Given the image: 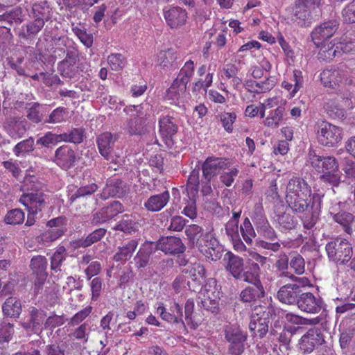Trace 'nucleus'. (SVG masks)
Returning <instances> with one entry per match:
<instances>
[{
    "instance_id": "nucleus-25",
    "label": "nucleus",
    "mask_w": 355,
    "mask_h": 355,
    "mask_svg": "<svg viewBox=\"0 0 355 355\" xmlns=\"http://www.w3.org/2000/svg\"><path fill=\"white\" fill-rule=\"evenodd\" d=\"M78 54L74 48H67L65 58L58 64V69L62 76L72 78L75 73L74 66Z\"/></svg>"
},
{
    "instance_id": "nucleus-61",
    "label": "nucleus",
    "mask_w": 355,
    "mask_h": 355,
    "mask_svg": "<svg viewBox=\"0 0 355 355\" xmlns=\"http://www.w3.org/2000/svg\"><path fill=\"white\" fill-rule=\"evenodd\" d=\"M72 31L85 46L87 47L92 46L93 44V36L91 34L87 33L85 31L78 27L73 28Z\"/></svg>"
},
{
    "instance_id": "nucleus-42",
    "label": "nucleus",
    "mask_w": 355,
    "mask_h": 355,
    "mask_svg": "<svg viewBox=\"0 0 355 355\" xmlns=\"http://www.w3.org/2000/svg\"><path fill=\"white\" fill-rule=\"evenodd\" d=\"M85 137V130L83 128H73L69 133L61 134L62 141L80 144Z\"/></svg>"
},
{
    "instance_id": "nucleus-37",
    "label": "nucleus",
    "mask_w": 355,
    "mask_h": 355,
    "mask_svg": "<svg viewBox=\"0 0 355 355\" xmlns=\"http://www.w3.org/2000/svg\"><path fill=\"white\" fill-rule=\"evenodd\" d=\"M124 112L127 113L135 112V114L131 116L148 121V117L152 114V106L149 103H145L139 105H133L132 107H125L124 109Z\"/></svg>"
},
{
    "instance_id": "nucleus-53",
    "label": "nucleus",
    "mask_w": 355,
    "mask_h": 355,
    "mask_svg": "<svg viewBox=\"0 0 355 355\" xmlns=\"http://www.w3.org/2000/svg\"><path fill=\"white\" fill-rule=\"evenodd\" d=\"M53 44L55 46L54 53L55 56H58L59 58H62L65 53H67V43L69 42V39L65 37H54L53 39Z\"/></svg>"
},
{
    "instance_id": "nucleus-40",
    "label": "nucleus",
    "mask_w": 355,
    "mask_h": 355,
    "mask_svg": "<svg viewBox=\"0 0 355 355\" xmlns=\"http://www.w3.org/2000/svg\"><path fill=\"white\" fill-rule=\"evenodd\" d=\"M194 71V64L191 60L187 61L184 67L180 71L178 77L175 79L176 81L187 86Z\"/></svg>"
},
{
    "instance_id": "nucleus-5",
    "label": "nucleus",
    "mask_w": 355,
    "mask_h": 355,
    "mask_svg": "<svg viewBox=\"0 0 355 355\" xmlns=\"http://www.w3.org/2000/svg\"><path fill=\"white\" fill-rule=\"evenodd\" d=\"M325 249L329 258L336 265L345 264L352 259L353 254L349 242L341 238L329 242Z\"/></svg>"
},
{
    "instance_id": "nucleus-26",
    "label": "nucleus",
    "mask_w": 355,
    "mask_h": 355,
    "mask_svg": "<svg viewBox=\"0 0 355 355\" xmlns=\"http://www.w3.org/2000/svg\"><path fill=\"white\" fill-rule=\"evenodd\" d=\"M239 71L240 69L236 64L227 63L223 67L221 78L229 81L230 85L237 89L242 83V79L238 76Z\"/></svg>"
},
{
    "instance_id": "nucleus-11",
    "label": "nucleus",
    "mask_w": 355,
    "mask_h": 355,
    "mask_svg": "<svg viewBox=\"0 0 355 355\" xmlns=\"http://www.w3.org/2000/svg\"><path fill=\"white\" fill-rule=\"evenodd\" d=\"M230 166V162L223 157H209L202 165V181L208 183L220 171Z\"/></svg>"
},
{
    "instance_id": "nucleus-36",
    "label": "nucleus",
    "mask_w": 355,
    "mask_h": 355,
    "mask_svg": "<svg viewBox=\"0 0 355 355\" xmlns=\"http://www.w3.org/2000/svg\"><path fill=\"white\" fill-rule=\"evenodd\" d=\"M137 245L138 242L136 239L129 241L126 244L119 248V251L114 256V259L116 261H122L129 259Z\"/></svg>"
},
{
    "instance_id": "nucleus-45",
    "label": "nucleus",
    "mask_w": 355,
    "mask_h": 355,
    "mask_svg": "<svg viewBox=\"0 0 355 355\" xmlns=\"http://www.w3.org/2000/svg\"><path fill=\"white\" fill-rule=\"evenodd\" d=\"M240 230L244 241L248 244H250L252 241V239L255 237L256 234L248 218L244 219L243 223L241 225Z\"/></svg>"
},
{
    "instance_id": "nucleus-49",
    "label": "nucleus",
    "mask_w": 355,
    "mask_h": 355,
    "mask_svg": "<svg viewBox=\"0 0 355 355\" xmlns=\"http://www.w3.org/2000/svg\"><path fill=\"white\" fill-rule=\"evenodd\" d=\"M67 115V110L64 107H59L55 109L49 116L44 123H60L66 121Z\"/></svg>"
},
{
    "instance_id": "nucleus-29",
    "label": "nucleus",
    "mask_w": 355,
    "mask_h": 355,
    "mask_svg": "<svg viewBox=\"0 0 355 355\" xmlns=\"http://www.w3.org/2000/svg\"><path fill=\"white\" fill-rule=\"evenodd\" d=\"M314 9L312 6H309L303 0H296L295 6L293 8V20L296 21L299 25L303 26L306 19L310 16L311 10Z\"/></svg>"
},
{
    "instance_id": "nucleus-19",
    "label": "nucleus",
    "mask_w": 355,
    "mask_h": 355,
    "mask_svg": "<svg viewBox=\"0 0 355 355\" xmlns=\"http://www.w3.org/2000/svg\"><path fill=\"white\" fill-rule=\"evenodd\" d=\"M302 288L296 284H288L280 288L277 298L280 302L287 304H297L302 295Z\"/></svg>"
},
{
    "instance_id": "nucleus-44",
    "label": "nucleus",
    "mask_w": 355,
    "mask_h": 355,
    "mask_svg": "<svg viewBox=\"0 0 355 355\" xmlns=\"http://www.w3.org/2000/svg\"><path fill=\"white\" fill-rule=\"evenodd\" d=\"M199 176H200V168L193 169L188 178L187 184V190L189 193L192 196H195L198 193L199 188Z\"/></svg>"
},
{
    "instance_id": "nucleus-52",
    "label": "nucleus",
    "mask_w": 355,
    "mask_h": 355,
    "mask_svg": "<svg viewBox=\"0 0 355 355\" xmlns=\"http://www.w3.org/2000/svg\"><path fill=\"white\" fill-rule=\"evenodd\" d=\"M182 272L187 275V278L191 279L193 282H196L199 284L202 283V280L205 277V268H187L184 269Z\"/></svg>"
},
{
    "instance_id": "nucleus-54",
    "label": "nucleus",
    "mask_w": 355,
    "mask_h": 355,
    "mask_svg": "<svg viewBox=\"0 0 355 355\" xmlns=\"http://www.w3.org/2000/svg\"><path fill=\"white\" fill-rule=\"evenodd\" d=\"M107 62L111 69L114 71L121 70L125 65V58L121 53H112L109 55Z\"/></svg>"
},
{
    "instance_id": "nucleus-12",
    "label": "nucleus",
    "mask_w": 355,
    "mask_h": 355,
    "mask_svg": "<svg viewBox=\"0 0 355 355\" xmlns=\"http://www.w3.org/2000/svg\"><path fill=\"white\" fill-rule=\"evenodd\" d=\"M338 28V22L336 20H330L320 24L311 33L313 42L317 46L321 45V48L324 45H331V42L330 44H325V42L336 33Z\"/></svg>"
},
{
    "instance_id": "nucleus-17",
    "label": "nucleus",
    "mask_w": 355,
    "mask_h": 355,
    "mask_svg": "<svg viewBox=\"0 0 355 355\" xmlns=\"http://www.w3.org/2000/svg\"><path fill=\"white\" fill-rule=\"evenodd\" d=\"M165 21L171 28H179L184 26L187 19V11L179 6L166 8L163 10Z\"/></svg>"
},
{
    "instance_id": "nucleus-33",
    "label": "nucleus",
    "mask_w": 355,
    "mask_h": 355,
    "mask_svg": "<svg viewBox=\"0 0 355 355\" xmlns=\"http://www.w3.org/2000/svg\"><path fill=\"white\" fill-rule=\"evenodd\" d=\"M286 110L283 106H279L269 112V114L265 118L263 123L265 126L277 128L284 119Z\"/></svg>"
},
{
    "instance_id": "nucleus-20",
    "label": "nucleus",
    "mask_w": 355,
    "mask_h": 355,
    "mask_svg": "<svg viewBox=\"0 0 355 355\" xmlns=\"http://www.w3.org/2000/svg\"><path fill=\"white\" fill-rule=\"evenodd\" d=\"M156 246L165 254H182L186 248L180 238L176 236L162 237Z\"/></svg>"
},
{
    "instance_id": "nucleus-35",
    "label": "nucleus",
    "mask_w": 355,
    "mask_h": 355,
    "mask_svg": "<svg viewBox=\"0 0 355 355\" xmlns=\"http://www.w3.org/2000/svg\"><path fill=\"white\" fill-rule=\"evenodd\" d=\"M5 315L10 318H19L21 312V304L15 297H9L4 302L2 307Z\"/></svg>"
},
{
    "instance_id": "nucleus-32",
    "label": "nucleus",
    "mask_w": 355,
    "mask_h": 355,
    "mask_svg": "<svg viewBox=\"0 0 355 355\" xmlns=\"http://www.w3.org/2000/svg\"><path fill=\"white\" fill-rule=\"evenodd\" d=\"M195 246L202 252L203 251L207 252L206 249L207 248L209 250V253L211 254V250L214 251L215 249L218 247V241L214 234L211 232H206L203 233L200 239L198 238Z\"/></svg>"
},
{
    "instance_id": "nucleus-4",
    "label": "nucleus",
    "mask_w": 355,
    "mask_h": 355,
    "mask_svg": "<svg viewBox=\"0 0 355 355\" xmlns=\"http://www.w3.org/2000/svg\"><path fill=\"white\" fill-rule=\"evenodd\" d=\"M28 180L25 181L26 192L24 193L19 202L26 207L27 211L31 214H38L46 207L45 194L42 189L43 185L40 182L31 180L28 183Z\"/></svg>"
},
{
    "instance_id": "nucleus-41",
    "label": "nucleus",
    "mask_w": 355,
    "mask_h": 355,
    "mask_svg": "<svg viewBox=\"0 0 355 355\" xmlns=\"http://www.w3.org/2000/svg\"><path fill=\"white\" fill-rule=\"evenodd\" d=\"M34 139L31 137L17 144L13 148V153L17 157L24 156L34 150Z\"/></svg>"
},
{
    "instance_id": "nucleus-2",
    "label": "nucleus",
    "mask_w": 355,
    "mask_h": 355,
    "mask_svg": "<svg viewBox=\"0 0 355 355\" xmlns=\"http://www.w3.org/2000/svg\"><path fill=\"white\" fill-rule=\"evenodd\" d=\"M320 80L324 87H339V92L345 105L352 108V98L355 92V69L340 64L337 69H327L320 73Z\"/></svg>"
},
{
    "instance_id": "nucleus-18",
    "label": "nucleus",
    "mask_w": 355,
    "mask_h": 355,
    "mask_svg": "<svg viewBox=\"0 0 355 355\" xmlns=\"http://www.w3.org/2000/svg\"><path fill=\"white\" fill-rule=\"evenodd\" d=\"M329 214L333 220L342 227L346 234L352 235L353 230H355V216L352 214L342 210L338 211V208L334 206L329 209Z\"/></svg>"
},
{
    "instance_id": "nucleus-10",
    "label": "nucleus",
    "mask_w": 355,
    "mask_h": 355,
    "mask_svg": "<svg viewBox=\"0 0 355 355\" xmlns=\"http://www.w3.org/2000/svg\"><path fill=\"white\" fill-rule=\"evenodd\" d=\"M324 343V337L321 329L311 328L299 340L297 349L302 354H310Z\"/></svg>"
},
{
    "instance_id": "nucleus-8",
    "label": "nucleus",
    "mask_w": 355,
    "mask_h": 355,
    "mask_svg": "<svg viewBox=\"0 0 355 355\" xmlns=\"http://www.w3.org/2000/svg\"><path fill=\"white\" fill-rule=\"evenodd\" d=\"M318 142L326 146H334L342 139V130L329 122L318 121L316 123Z\"/></svg>"
},
{
    "instance_id": "nucleus-13",
    "label": "nucleus",
    "mask_w": 355,
    "mask_h": 355,
    "mask_svg": "<svg viewBox=\"0 0 355 355\" xmlns=\"http://www.w3.org/2000/svg\"><path fill=\"white\" fill-rule=\"evenodd\" d=\"M46 317V312L35 307H31L27 320L21 322L22 327L27 331L40 334L42 331V325Z\"/></svg>"
},
{
    "instance_id": "nucleus-1",
    "label": "nucleus",
    "mask_w": 355,
    "mask_h": 355,
    "mask_svg": "<svg viewBox=\"0 0 355 355\" xmlns=\"http://www.w3.org/2000/svg\"><path fill=\"white\" fill-rule=\"evenodd\" d=\"M323 197L321 192L312 193L311 186L301 177L293 176L286 184V202L293 213L304 214L302 220L304 229L311 230L315 225Z\"/></svg>"
},
{
    "instance_id": "nucleus-9",
    "label": "nucleus",
    "mask_w": 355,
    "mask_h": 355,
    "mask_svg": "<svg viewBox=\"0 0 355 355\" xmlns=\"http://www.w3.org/2000/svg\"><path fill=\"white\" fill-rule=\"evenodd\" d=\"M261 306H255L252 310L249 329L253 336L263 338L268 331L270 322L269 312L263 310Z\"/></svg>"
},
{
    "instance_id": "nucleus-58",
    "label": "nucleus",
    "mask_w": 355,
    "mask_h": 355,
    "mask_svg": "<svg viewBox=\"0 0 355 355\" xmlns=\"http://www.w3.org/2000/svg\"><path fill=\"white\" fill-rule=\"evenodd\" d=\"M277 222L283 230H291L295 227L296 222L290 214L283 213L278 216Z\"/></svg>"
},
{
    "instance_id": "nucleus-38",
    "label": "nucleus",
    "mask_w": 355,
    "mask_h": 355,
    "mask_svg": "<svg viewBox=\"0 0 355 355\" xmlns=\"http://www.w3.org/2000/svg\"><path fill=\"white\" fill-rule=\"evenodd\" d=\"M121 184V181L118 180H111L103 188V190L101 193V198L103 199H107L110 196H119L122 193Z\"/></svg>"
},
{
    "instance_id": "nucleus-56",
    "label": "nucleus",
    "mask_w": 355,
    "mask_h": 355,
    "mask_svg": "<svg viewBox=\"0 0 355 355\" xmlns=\"http://www.w3.org/2000/svg\"><path fill=\"white\" fill-rule=\"evenodd\" d=\"M98 189V186L94 184H90L87 186L81 187L77 189V191L71 195L70 198L71 201H74L76 199L84 197L87 195H91L94 193Z\"/></svg>"
},
{
    "instance_id": "nucleus-55",
    "label": "nucleus",
    "mask_w": 355,
    "mask_h": 355,
    "mask_svg": "<svg viewBox=\"0 0 355 355\" xmlns=\"http://www.w3.org/2000/svg\"><path fill=\"white\" fill-rule=\"evenodd\" d=\"M45 22L42 19L34 18V21L26 24V33H24V37L33 36L37 34L44 27Z\"/></svg>"
},
{
    "instance_id": "nucleus-23",
    "label": "nucleus",
    "mask_w": 355,
    "mask_h": 355,
    "mask_svg": "<svg viewBox=\"0 0 355 355\" xmlns=\"http://www.w3.org/2000/svg\"><path fill=\"white\" fill-rule=\"evenodd\" d=\"M259 268H226L232 275L239 280L252 284H261L259 279Z\"/></svg>"
},
{
    "instance_id": "nucleus-27",
    "label": "nucleus",
    "mask_w": 355,
    "mask_h": 355,
    "mask_svg": "<svg viewBox=\"0 0 355 355\" xmlns=\"http://www.w3.org/2000/svg\"><path fill=\"white\" fill-rule=\"evenodd\" d=\"M170 199L168 191L166 190L162 193L151 196L145 202V208L150 211H159L163 209Z\"/></svg>"
},
{
    "instance_id": "nucleus-3",
    "label": "nucleus",
    "mask_w": 355,
    "mask_h": 355,
    "mask_svg": "<svg viewBox=\"0 0 355 355\" xmlns=\"http://www.w3.org/2000/svg\"><path fill=\"white\" fill-rule=\"evenodd\" d=\"M307 162L319 173H321L320 180L328 182L334 187L338 186L340 182V172L338 170V164L334 157H322L316 154L315 151L311 150L308 155Z\"/></svg>"
},
{
    "instance_id": "nucleus-14",
    "label": "nucleus",
    "mask_w": 355,
    "mask_h": 355,
    "mask_svg": "<svg viewBox=\"0 0 355 355\" xmlns=\"http://www.w3.org/2000/svg\"><path fill=\"white\" fill-rule=\"evenodd\" d=\"M117 136L110 132H105L97 136L96 141L98 152L107 161L114 162L112 153Z\"/></svg>"
},
{
    "instance_id": "nucleus-34",
    "label": "nucleus",
    "mask_w": 355,
    "mask_h": 355,
    "mask_svg": "<svg viewBox=\"0 0 355 355\" xmlns=\"http://www.w3.org/2000/svg\"><path fill=\"white\" fill-rule=\"evenodd\" d=\"M52 15V8L46 1L35 3L32 7V16L33 18L42 19L44 21H49Z\"/></svg>"
},
{
    "instance_id": "nucleus-60",
    "label": "nucleus",
    "mask_w": 355,
    "mask_h": 355,
    "mask_svg": "<svg viewBox=\"0 0 355 355\" xmlns=\"http://www.w3.org/2000/svg\"><path fill=\"white\" fill-rule=\"evenodd\" d=\"M150 255V251L149 249L141 248L135 257V264L138 266H145L149 262Z\"/></svg>"
},
{
    "instance_id": "nucleus-46",
    "label": "nucleus",
    "mask_w": 355,
    "mask_h": 355,
    "mask_svg": "<svg viewBox=\"0 0 355 355\" xmlns=\"http://www.w3.org/2000/svg\"><path fill=\"white\" fill-rule=\"evenodd\" d=\"M106 230L104 228H99L94 230L89 234L85 239L80 241V246L85 248L90 246L94 243L100 241L105 234Z\"/></svg>"
},
{
    "instance_id": "nucleus-43",
    "label": "nucleus",
    "mask_w": 355,
    "mask_h": 355,
    "mask_svg": "<svg viewBox=\"0 0 355 355\" xmlns=\"http://www.w3.org/2000/svg\"><path fill=\"white\" fill-rule=\"evenodd\" d=\"M186 89L187 86L174 80L171 87L167 89L166 96L168 99L178 100L185 93Z\"/></svg>"
},
{
    "instance_id": "nucleus-47",
    "label": "nucleus",
    "mask_w": 355,
    "mask_h": 355,
    "mask_svg": "<svg viewBox=\"0 0 355 355\" xmlns=\"http://www.w3.org/2000/svg\"><path fill=\"white\" fill-rule=\"evenodd\" d=\"M185 234L189 241V244L194 247L198 238L202 235V228L197 225H191L186 227Z\"/></svg>"
},
{
    "instance_id": "nucleus-24",
    "label": "nucleus",
    "mask_w": 355,
    "mask_h": 355,
    "mask_svg": "<svg viewBox=\"0 0 355 355\" xmlns=\"http://www.w3.org/2000/svg\"><path fill=\"white\" fill-rule=\"evenodd\" d=\"M26 123L25 120L20 118L8 117L3 123V128L10 137L19 139L26 132Z\"/></svg>"
},
{
    "instance_id": "nucleus-50",
    "label": "nucleus",
    "mask_w": 355,
    "mask_h": 355,
    "mask_svg": "<svg viewBox=\"0 0 355 355\" xmlns=\"http://www.w3.org/2000/svg\"><path fill=\"white\" fill-rule=\"evenodd\" d=\"M176 60L175 52L173 49H169L166 51H162L158 54V62L163 67H169Z\"/></svg>"
},
{
    "instance_id": "nucleus-59",
    "label": "nucleus",
    "mask_w": 355,
    "mask_h": 355,
    "mask_svg": "<svg viewBox=\"0 0 355 355\" xmlns=\"http://www.w3.org/2000/svg\"><path fill=\"white\" fill-rule=\"evenodd\" d=\"M92 306H87L85 309L76 313L69 320V326H76L83 322L92 312Z\"/></svg>"
},
{
    "instance_id": "nucleus-22",
    "label": "nucleus",
    "mask_w": 355,
    "mask_h": 355,
    "mask_svg": "<svg viewBox=\"0 0 355 355\" xmlns=\"http://www.w3.org/2000/svg\"><path fill=\"white\" fill-rule=\"evenodd\" d=\"M322 304L321 299L317 298L313 293L305 292L303 290L297 305L301 311L309 313H317L320 311Z\"/></svg>"
},
{
    "instance_id": "nucleus-16",
    "label": "nucleus",
    "mask_w": 355,
    "mask_h": 355,
    "mask_svg": "<svg viewBox=\"0 0 355 355\" xmlns=\"http://www.w3.org/2000/svg\"><path fill=\"white\" fill-rule=\"evenodd\" d=\"M53 161L62 169L68 170L75 165L77 156L76 152L70 146L63 145L55 151Z\"/></svg>"
},
{
    "instance_id": "nucleus-6",
    "label": "nucleus",
    "mask_w": 355,
    "mask_h": 355,
    "mask_svg": "<svg viewBox=\"0 0 355 355\" xmlns=\"http://www.w3.org/2000/svg\"><path fill=\"white\" fill-rule=\"evenodd\" d=\"M355 51V30L349 32L339 42L331 45H324L320 49L319 55L327 60L340 56L343 53H347Z\"/></svg>"
},
{
    "instance_id": "nucleus-15",
    "label": "nucleus",
    "mask_w": 355,
    "mask_h": 355,
    "mask_svg": "<svg viewBox=\"0 0 355 355\" xmlns=\"http://www.w3.org/2000/svg\"><path fill=\"white\" fill-rule=\"evenodd\" d=\"M159 134L168 145L173 142V137L178 131V120L173 116H162L158 121Z\"/></svg>"
},
{
    "instance_id": "nucleus-48",
    "label": "nucleus",
    "mask_w": 355,
    "mask_h": 355,
    "mask_svg": "<svg viewBox=\"0 0 355 355\" xmlns=\"http://www.w3.org/2000/svg\"><path fill=\"white\" fill-rule=\"evenodd\" d=\"M60 141H62L61 134L56 135L52 133L51 132H48L44 136L39 138L36 141V144L37 145L48 148L50 146V145H55Z\"/></svg>"
},
{
    "instance_id": "nucleus-21",
    "label": "nucleus",
    "mask_w": 355,
    "mask_h": 355,
    "mask_svg": "<svg viewBox=\"0 0 355 355\" xmlns=\"http://www.w3.org/2000/svg\"><path fill=\"white\" fill-rule=\"evenodd\" d=\"M49 229L42 234V240L45 242H52L62 236L67 231L65 219L58 217L47 223Z\"/></svg>"
},
{
    "instance_id": "nucleus-64",
    "label": "nucleus",
    "mask_w": 355,
    "mask_h": 355,
    "mask_svg": "<svg viewBox=\"0 0 355 355\" xmlns=\"http://www.w3.org/2000/svg\"><path fill=\"white\" fill-rule=\"evenodd\" d=\"M275 85V80L273 77L267 78L265 81L257 82L256 84V93L266 92L272 89Z\"/></svg>"
},
{
    "instance_id": "nucleus-7",
    "label": "nucleus",
    "mask_w": 355,
    "mask_h": 355,
    "mask_svg": "<svg viewBox=\"0 0 355 355\" xmlns=\"http://www.w3.org/2000/svg\"><path fill=\"white\" fill-rule=\"evenodd\" d=\"M224 336L228 343L227 351L230 355H241L245 351L248 335L237 326H226Z\"/></svg>"
},
{
    "instance_id": "nucleus-51",
    "label": "nucleus",
    "mask_w": 355,
    "mask_h": 355,
    "mask_svg": "<svg viewBox=\"0 0 355 355\" xmlns=\"http://www.w3.org/2000/svg\"><path fill=\"white\" fill-rule=\"evenodd\" d=\"M24 213L20 209H14L8 211L5 221L8 224L18 225L24 220Z\"/></svg>"
},
{
    "instance_id": "nucleus-57",
    "label": "nucleus",
    "mask_w": 355,
    "mask_h": 355,
    "mask_svg": "<svg viewBox=\"0 0 355 355\" xmlns=\"http://www.w3.org/2000/svg\"><path fill=\"white\" fill-rule=\"evenodd\" d=\"M13 334L14 327L12 324L3 322L0 324V343L8 342Z\"/></svg>"
},
{
    "instance_id": "nucleus-31",
    "label": "nucleus",
    "mask_w": 355,
    "mask_h": 355,
    "mask_svg": "<svg viewBox=\"0 0 355 355\" xmlns=\"http://www.w3.org/2000/svg\"><path fill=\"white\" fill-rule=\"evenodd\" d=\"M116 231H121L125 234H132L137 230V222L135 216L124 214L121 220L112 228Z\"/></svg>"
},
{
    "instance_id": "nucleus-30",
    "label": "nucleus",
    "mask_w": 355,
    "mask_h": 355,
    "mask_svg": "<svg viewBox=\"0 0 355 355\" xmlns=\"http://www.w3.org/2000/svg\"><path fill=\"white\" fill-rule=\"evenodd\" d=\"M264 289L261 284L251 285L241 292L240 298L243 302H254L264 296Z\"/></svg>"
},
{
    "instance_id": "nucleus-62",
    "label": "nucleus",
    "mask_w": 355,
    "mask_h": 355,
    "mask_svg": "<svg viewBox=\"0 0 355 355\" xmlns=\"http://www.w3.org/2000/svg\"><path fill=\"white\" fill-rule=\"evenodd\" d=\"M343 17L347 23H355V0L345 6L343 10Z\"/></svg>"
},
{
    "instance_id": "nucleus-63",
    "label": "nucleus",
    "mask_w": 355,
    "mask_h": 355,
    "mask_svg": "<svg viewBox=\"0 0 355 355\" xmlns=\"http://www.w3.org/2000/svg\"><path fill=\"white\" fill-rule=\"evenodd\" d=\"M258 232L265 239L271 241H275L277 239L275 231L267 222L259 227Z\"/></svg>"
},
{
    "instance_id": "nucleus-39",
    "label": "nucleus",
    "mask_w": 355,
    "mask_h": 355,
    "mask_svg": "<svg viewBox=\"0 0 355 355\" xmlns=\"http://www.w3.org/2000/svg\"><path fill=\"white\" fill-rule=\"evenodd\" d=\"M220 121L222 126L229 133L232 132L234 130V123L237 118L234 112H222L217 116Z\"/></svg>"
},
{
    "instance_id": "nucleus-28",
    "label": "nucleus",
    "mask_w": 355,
    "mask_h": 355,
    "mask_svg": "<svg viewBox=\"0 0 355 355\" xmlns=\"http://www.w3.org/2000/svg\"><path fill=\"white\" fill-rule=\"evenodd\" d=\"M124 130L132 135H142L148 132L147 120L130 116L127 119Z\"/></svg>"
}]
</instances>
